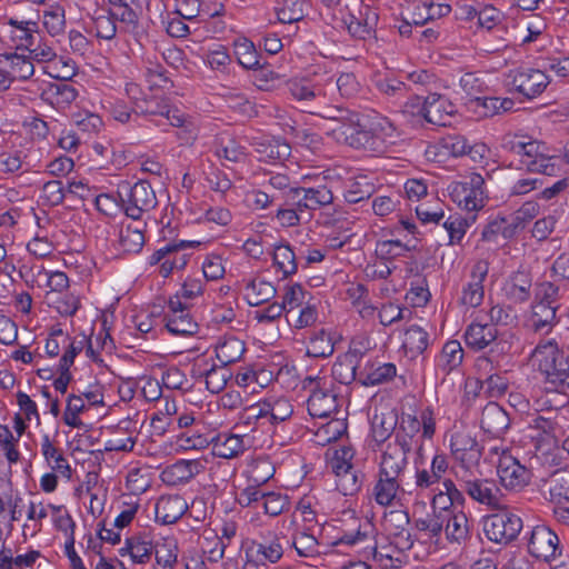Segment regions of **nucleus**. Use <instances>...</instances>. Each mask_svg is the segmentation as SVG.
<instances>
[{"instance_id":"f257e3e1","label":"nucleus","mask_w":569,"mask_h":569,"mask_svg":"<svg viewBox=\"0 0 569 569\" xmlns=\"http://www.w3.org/2000/svg\"><path fill=\"white\" fill-rule=\"evenodd\" d=\"M373 517L371 500L360 511L351 506L341 509L333 520L336 535L331 537L329 545L353 549L375 540L373 546L361 549V557L371 559L380 569L401 568L408 563L409 552L416 559H423L439 550L441 523L436 522L430 529L421 530L415 539L408 536L376 537Z\"/></svg>"},{"instance_id":"f03ea898","label":"nucleus","mask_w":569,"mask_h":569,"mask_svg":"<svg viewBox=\"0 0 569 569\" xmlns=\"http://www.w3.org/2000/svg\"><path fill=\"white\" fill-rule=\"evenodd\" d=\"M531 359L547 383L556 390L569 388V352L560 350L555 340L539 342Z\"/></svg>"},{"instance_id":"7ed1b4c3","label":"nucleus","mask_w":569,"mask_h":569,"mask_svg":"<svg viewBox=\"0 0 569 569\" xmlns=\"http://www.w3.org/2000/svg\"><path fill=\"white\" fill-rule=\"evenodd\" d=\"M308 113L339 122L340 126L333 131L339 134L338 139L343 138L350 147L366 149L369 144L370 132L360 123V116L357 112L340 107H326L317 101L308 109Z\"/></svg>"},{"instance_id":"20e7f679","label":"nucleus","mask_w":569,"mask_h":569,"mask_svg":"<svg viewBox=\"0 0 569 569\" xmlns=\"http://www.w3.org/2000/svg\"><path fill=\"white\" fill-rule=\"evenodd\" d=\"M408 453L387 445L380 462L379 481L375 487L376 498H397L400 490L399 476L407 465Z\"/></svg>"},{"instance_id":"39448f33","label":"nucleus","mask_w":569,"mask_h":569,"mask_svg":"<svg viewBox=\"0 0 569 569\" xmlns=\"http://www.w3.org/2000/svg\"><path fill=\"white\" fill-rule=\"evenodd\" d=\"M506 148L520 157L521 166L529 172L555 176L558 170L552 158L546 153L547 147L539 141L511 139Z\"/></svg>"},{"instance_id":"423d86ee","label":"nucleus","mask_w":569,"mask_h":569,"mask_svg":"<svg viewBox=\"0 0 569 569\" xmlns=\"http://www.w3.org/2000/svg\"><path fill=\"white\" fill-rule=\"evenodd\" d=\"M118 194L126 216L134 221L140 220L144 212H149L158 203L153 188L146 180H139L132 186L128 182L120 184Z\"/></svg>"},{"instance_id":"0eeeda50","label":"nucleus","mask_w":569,"mask_h":569,"mask_svg":"<svg viewBox=\"0 0 569 569\" xmlns=\"http://www.w3.org/2000/svg\"><path fill=\"white\" fill-rule=\"evenodd\" d=\"M482 525L487 539L498 545L510 543L523 528L521 517L508 510L485 516Z\"/></svg>"},{"instance_id":"6e6552de","label":"nucleus","mask_w":569,"mask_h":569,"mask_svg":"<svg viewBox=\"0 0 569 569\" xmlns=\"http://www.w3.org/2000/svg\"><path fill=\"white\" fill-rule=\"evenodd\" d=\"M452 200L468 211H477L485 207L487 194L485 179L479 173H471L449 186Z\"/></svg>"},{"instance_id":"1a4fd4ad","label":"nucleus","mask_w":569,"mask_h":569,"mask_svg":"<svg viewBox=\"0 0 569 569\" xmlns=\"http://www.w3.org/2000/svg\"><path fill=\"white\" fill-rule=\"evenodd\" d=\"M527 550L536 559L550 562L561 556L558 535L546 525H537L526 532Z\"/></svg>"},{"instance_id":"9d476101","label":"nucleus","mask_w":569,"mask_h":569,"mask_svg":"<svg viewBox=\"0 0 569 569\" xmlns=\"http://www.w3.org/2000/svg\"><path fill=\"white\" fill-rule=\"evenodd\" d=\"M497 469L501 486L511 493L520 492L530 482L531 472L508 450L501 451Z\"/></svg>"},{"instance_id":"9b49d317","label":"nucleus","mask_w":569,"mask_h":569,"mask_svg":"<svg viewBox=\"0 0 569 569\" xmlns=\"http://www.w3.org/2000/svg\"><path fill=\"white\" fill-rule=\"evenodd\" d=\"M382 509L381 528L383 536L398 538L400 536L412 537L410 532V519L408 512L393 505V500H376Z\"/></svg>"},{"instance_id":"f8f14e48","label":"nucleus","mask_w":569,"mask_h":569,"mask_svg":"<svg viewBox=\"0 0 569 569\" xmlns=\"http://www.w3.org/2000/svg\"><path fill=\"white\" fill-rule=\"evenodd\" d=\"M509 77L516 91L528 99L540 96L550 82L549 76L538 69L515 70Z\"/></svg>"},{"instance_id":"ddd939ff","label":"nucleus","mask_w":569,"mask_h":569,"mask_svg":"<svg viewBox=\"0 0 569 569\" xmlns=\"http://www.w3.org/2000/svg\"><path fill=\"white\" fill-rule=\"evenodd\" d=\"M169 313L166 327L172 335L191 336L197 332L198 325L188 312V305L180 301L179 296L169 300Z\"/></svg>"},{"instance_id":"4468645a","label":"nucleus","mask_w":569,"mask_h":569,"mask_svg":"<svg viewBox=\"0 0 569 569\" xmlns=\"http://www.w3.org/2000/svg\"><path fill=\"white\" fill-rule=\"evenodd\" d=\"M154 541L151 533L142 531L128 536L118 550L121 557H129L134 565L148 563L153 555Z\"/></svg>"},{"instance_id":"2eb2a0df","label":"nucleus","mask_w":569,"mask_h":569,"mask_svg":"<svg viewBox=\"0 0 569 569\" xmlns=\"http://www.w3.org/2000/svg\"><path fill=\"white\" fill-rule=\"evenodd\" d=\"M276 469L268 460H257L250 471V481L252 482L244 489L248 498H281V495H276L273 491L262 488L269 479L273 477Z\"/></svg>"},{"instance_id":"dca6fc26","label":"nucleus","mask_w":569,"mask_h":569,"mask_svg":"<svg viewBox=\"0 0 569 569\" xmlns=\"http://www.w3.org/2000/svg\"><path fill=\"white\" fill-rule=\"evenodd\" d=\"M456 111V106L445 96L430 93L426 97L425 120L431 124L450 126Z\"/></svg>"},{"instance_id":"f3484780","label":"nucleus","mask_w":569,"mask_h":569,"mask_svg":"<svg viewBox=\"0 0 569 569\" xmlns=\"http://www.w3.org/2000/svg\"><path fill=\"white\" fill-rule=\"evenodd\" d=\"M325 385L320 378L317 379V386L308 398V412L316 418H328L338 408L337 396L326 389Z\"/></svg>"},{"instance_id":"a211bd4d","label":"nucleus","mask_w":569,"mask_h":569,"mask_svg":"<svg viewBox=\"0 0 569 569\" xmlns=\"http://www.w3.org/2000/svg\"><path fill=\"white\" fill-rule=\"evenodd\" d=\"M420 430L421 423L417 416L402 413L399 427L395 430V441L390 442V445L399 447V449L409 453L418 443L417 435Z\"/></svg>"},{"instance_id":"6ab92c4d","label":"nucleus","mask_w":569,"mask_h":569,"mask_svg":"<svg viewBox=\"0 0 569 569\" xmlns=\"http://www.w3.org/2000/svg\"><path fill=\"white\" fill-rule=\"evenodd\" d=\"M416 485L421 489L430 488V495L432 496L431 498H441L445 495L448 496V498L461 497V491L452 480H440L430 470L427 469L417 471Z\"/></svg>"},{"instance_id":"aec40b11","label":"nucleus","mask_w":569,"mask_h":569,"mask_svg":"<svg viewBox=\"0 0 569 569\" xmlns=\"http://www.w3.org/2000/svg\"><path fill=\"white\" fill-rule=\"evenodd\" d=\"M378 20L379 16L373 9L369 6H362L358 16H349L346 20V24L352 37L365 40L375 33Z\"/></svg>"},{"instance_id":"412c9836","label":"nucleus","mask_w":569,"mask_h":569,"mask_svg":"<svg viewBox=\"0 0 569 569\" xmlns=\"http://www.w3.org/2000/svg\"><path fill=\"white\" fill-rule=\"evenodd\" d=\"M510 426L508 413L497 402H489L481 412L480 427L493 437H500Z\"/></svg>"},{"instance_id":"4be33fe9","label":"nucleus","mask_w":569,"mask_h":569,"mask_svg":"<svg viewBox=\"0 0 569 569\" xmlns=\"http://www.w3.org/2000/svg\"><path fill=\"white\" fill-rule=\"evenodd\" d=\"M488 273V267L485 262L479 261L473 266L471 281L463 287L460 301L467 307H478L485 296L482 282Z\"/></svg>"},{"instance_id":"5701e85b","label":"nucleus","mask_w":569,"mask_h":569,"mask_svg":"<svg viewBox=\"0 0 569 569\" xmlns=\"http://www.w3.org/2000/svg\"><path fill=\"white\" fill-rule=\"evenodd\" d=\"M286 86L290 96L300 103L305 112L312 108L311 101L317 102L325 96L319 86L311 84L307 79H291Z\"/></svg>"},{"instance_id":"b1692460","label":"nucleus","mask_w":569,"mask_h":569,"mask_svg":"<svg viewBox=\"0 0 569 569\" xmlns=\"http://www.w3.org/2000/svg\"><path fill=\"white\" fill-rule=\"evenodd\" d=\"M203 468L199 460H179L161 472V480L169 486L189 481Z\"/></svg>"},{"instance_id":"393cba45","label":"nucleus","mask_w":569,"mask_h":569,"mask_svg":"<svg viewBox=\"0 0 569 569\" xmlns=\"http://www.w3.org/2000/svg\"><path fill=\"white\" fill-rule=\"evenodd\" d=\"M450 447L455 458L463 465L477 461L481 456L477 440L468 432L453 433Z\"/></svg>"},{"instance_id":"a878e982","label":"nucleus","mask_w":569,"mask_h":569,"mask_svg":"<svg viewBox=\"0 0 569 569\" xmlns=\"http://www.w3.org/2000/svg\"><path fill=\"white\" fill-rule=\"evenodd\" d=\"M112 6V14L124 24L128 32L132 33L137 39L146 36L144 28L139 22L137 12L132 9L133 0H109Z\"/></svg>"},{"instance_id":"bb28decb","label":"nucleus","mask_w":569,"mask_h":569,"mask_svg":"<svg viewBox=\"0 0 569 569\" xmlns=\"http://www.w3.org/2000/svg\"><path fill=\"white\" fill-rule=\"evenodd\" d=\"M456 500H448L449 505L439 506L445 510L447 519L446 536L450 542L461 545L468 537V519L463 513H453L449 508ZM462 505L463 500H457Z\"/></svg>"},{"instance_id":"cd10ccee","label":"nucleus","mask_w":569,"mask_h":569,"mask_svg":"<svg viewBox=\"0 0 569 569\" xmlns=\"http://www.w3.org/2000/svg\"><path fill=\"white\" fill-rule=\"evenodd\" d=\"M498 330L496 326L472 322L465 332L466 345L473 350H482L496 340Z\"/></svg>"},{"instance_id":"c85d7f7f","label":"nucleus","mask_w":569,"mask_h":569,"mask_svg":"<svg viewBox=\"0 0 569 569\" xmlns=\"http://www.w3.org/2000/svg\"><path fill=\"white\" fill-rule=\"evenodd\" d=\"M360 353L349 350L339 356L332 366V377L342 385H349L356 379Z\"/></svg>"},{"instance_id":"c756f323","label":"nucleus","mask_w":569,"mask_h":569,"mask_svg":"<svg viewBox=\"0 0 569 569\" xmlns=\"http://www.w3.org/2000/svg\"><path fill=\"white\" fill-rule=\"evenodd\" d=\"M188 511L187 500H156V519L163 525H171Z\"/></svg>"},{"instance_id":"7c9ffc66","label":"nucleus","mask_w":569,"mask_h":569,"mask_svg":"<svg viewBox=\"0 0 569 569\" xmlns=\"http://www.w3.org/2000/svg\"><path fill=\"white\" fill-rule=\"evenodd\" d=\"M212 453L219 458L232 459L246 449L243 438L238 435H223L213 437Z\"/></svg>"},{"instance_id":"2f4dec72","label":"nucleus","mask_w":569,"mask_h":569,"mask_svg":"<svg viewBox=\"0 0 569 569\" xmlns=\"http://www.w3.org/2000/svg\"><path fill=\"white\" fill-rule=\"evenodd\" d=\"M398 417L395 411L376 413L371 421V436L378 443H383L395 432Z\"/></svg>"},{"instance_id":"473e14b6","label":"nucleus","mask_w":569,"mask_h":569,"mask_svg":"<svg viewBox=\"0 0 569 569\" xmlns=\"http://www.w3.org/2000/svg\"><path fill=\"white\" fill-rule=\"evenodd\" d=\"M518 231L517 224H515L510 216L497 217L487 223L481 237L485 241L496 242L499 236L506 240L512 238Z\"/></svg>"},{"instance_id":"72a5a7b5","label":"nucleus","mask_w":569,"mask_h":569,"mask_svg":"<svg viewBox=\"0 0 569 569\" xmlns=\"http://www.w3.org/2000/svg\"><path fill=\"white\" fill-rule=\"evenodd\" d=\"M119 243L124 252L137 253L144 244L142 223L138 221L122 226Z\"/></svg>"},{"instance_id":"f704fd0d","label":"nucleus","mask_w":569,"mask_h":569,"mask_svg":"<svg viewBox=\"0 0 569 569\" xmlns=\"http://www.w3.org/2000/svg\"><path fill=\"white\" fill-rule=\"evenodd\" d=\"M199 546L202 555L210 563L219 562L223 558L227 548V543L219 539L218 532L213 529H206L202 532Z\"/></svg>"},{"instance_id":"c9c22d12","label":"nucleus","mask_w":569,"mask_h":569,"mask_svg":"<svg viewBox=\"0 0 569 569\" xmlns=\"http://www.w3.org/2000/svg\"><path fill=\"white\" fill-rule=\"evenodd\" d=\"M244 342L237 337H224L216 347L217 359L222 366H228L241 359Z\"/></svg>"},{"instance_id":"e433bc0d","label":"nucleus","mask_w":569,"mask_h":569,"mask_svg":"<svg viewBox=\"0 0 569 569\" xmlns=\"http://www.w3.org/2000/svg\"><path fill=\"white\" fill-rule=\"evenodd\" d=\"M532 279L526 271H517L512 274L507 286V296L513 302H526L530 298Z\"/></svg>"},{"instance_id":"4c0bfd02","label":"nucleus","mask_w":569,"mask_h":569,"mask_svg":"<svg viewBox=\"0 0 569 569\" xmlns=\"http://www.w3.org/2000/svg\"><path fill=\"white\" fill-rule=\"evenodd\" d=\"M463 359V350L459 341L450 340L445 343L438 359V368L446 375L459 367Z\"/></svg>"},{"instance_id":"58836bf2","label":"nucleus","mask_w":569,"mask_h":569,"mask_svg":"<svg viewBox=\"0 0 569 569\" xmlns=\"http://www.w3.org/2000/svg\"><path fill=\"white\" fill-rule=\"evenodd\" d=\"M459 489L470 498H496L498 487L493 480L488 479H463L460 480Z\"/></svg>"},{"instance_id":"ea45409f","label":"nucleus","mask_w":569,"mask_h":569,"mask_svg":"<svg viewBox=\"0 0 569 569\" xmlns=\"http://www.w3.org/2000/svg\"><path fill=\"white\" fill-rule=\"evenodd\" d=\"M429 345L428 333L418 326L409 327L405 332L403 348L411 357L421 355Z\"/></svg>"},{"instance_id":"a19ab883","label":"nucleus","mask_w":569,"mask_h":569,"mask_svg":"<svg viewBox=\"0 0 569 569\" xmlns=\"http://www.w3.org/2000/svg\"><path fill=\"white\" fill-rule=\"evenodd\" d=\"M335 346L329 332L320 329L309 340L307 355L313 358H326L333 353Z\"/></svg>"},{"instance_id":"79ce46f5","label":"nucleus","mask_w":569,"mask_h":569,"mask_svg":"<svg viewBox=\"0 0 569 569\" xmlns=\"http://www.w3.org/2000/svg\"><path fill=\"white\" fill-rule=\"evenodd\" d=\"M267 422L277 425L286 421L293 413L290 401L286 398H268L266 399Z\"/></svg>"},{"instance_id":"37998d69","label":"nucleus","mask_w":569,"mask_h":569,"mask_svg":"<svg viewBox=\"0 0 569 569\" xmlns=\"http://www.w3.org/2000/svg\"><path fill=\"white\" fill-rule=\"evenodd\" d=\"M375 192V186L368 177L359 176L356 177L348 186L345 192V199L349 203H358L366 199H369Z\"/></svg>"},{"instance_id":"c03bdc74","label":"nucleus","mask_w":569,"mask_h":569,"mask_svg":"<svg viewBox=\"0 0 569 569\" xmlns=\"http://www.w3.org/2000/svg\"><path fill=\"white\" fill-rule=\"evenodd\" d=\"M246 297L251 306H259L276 295V288L271 282L266 280H252L246 288Z\"/></svg>"},{"instance_id":"a18cd8bd","label":"nucleus","mask_w":569,"mask_h":569,"mask_svg":"<svg viewBox=\"0 0 569 569\" xmlns=\"http://www.w3.org/2000/svg\"><path fill=\"white\" fill-rule=\"evenodd\" d=\"M505 357L493 355L492 350L481 356L476 360L477 371L482 379V382L498 372H507Z\"/></svg>"},{"instance_id":"49530a36","label":"nucleus","mask_w":569,"mask_h":569,"mask_svg":"<svg viewBox=\"0 0 569 569\" xmlns=\"http://www.w3.org/2000/svg\"><path fill=\"white\" fill-rule=\"evenodd\" d=\"M234 54L238 62L246 69H256L260 67L259 54L252 41L247 38H240L234 41Z\"/></svg>"},{"instance_id":"de8ad7c7","label":"nucleus","mask_w":569,"mask_h":569,"mask_svg":"<svg viewBox=\"0 0 569 569\" xmlns=\"http://www.w3.org/2000/svg\"><path fill=\"white\" fill-rule=\"evenodd\" d=\"M6 60L9 63V70H7V73L9 74V78H11V82L13 80H27L34 72L33 63L24 56L17 53L8 54L6 56Z\"/></svg>"},{"instance_id":"09e8293b","label":"nucleus","mask_w":569,"mask_h":569,"mask_svg":"<svg viewBox=\"0 0 569 569\" xmlns=\"http://www.w3.org/2000/svg\"><path fill=\"white\" fill-rule=\"evenodd\" d=\"M153 555L158 566L171 569L177 561V543L173 538L167 537L162 542H154Z\"/></svg>"},{"instance_id":"8fccbe9b","label":"nucleus","mask_w":569,"mask_h":569,"mask_svg":"<svg viewBox=\"0 0 569 569\" xmlns=\"http://www.w3.org/2000/svg\"><path fill=\"white\" fill-rule=\"evenodd\" d=\"M310 530L311 528L308 527L306 530L297 531L292 537V546L300 557H315L319 555L318 540Z\"/></svg>"},{"instance_id":"3c124183","label":"nucleus","mask_w":569,"mask_h":569,"mask_svg":"<svg viewBox=\"0 0 569 569\" xmlns=\"http://www.w3.org/2000/svg\"><path fill=\"white\" fill-rule=\"evenodd\" d=\"M559 307L535 303L532 307V327L535 331L549 330L556 322V312Z\"/></svg>"},{"instance_id":"603ef678","label":"nucleus","mask_w":569,"mask_h":569,"mask_svg":"<svg viewBox=\"0 0 569 569\" xmlns=\"http://www.w3.org/2000/svg\"><path fill=\"white\" fill-rule=\"evenodd\" d=\"M273 262L286 277L297 271L296 256L288 244L274 247Z\"/></svg>"},{"instance_id":"864d4df0","label":"nucleus","mask_w":569,"mask_h":569,"mask_svg":"<svg viewBox=\"0 0 569 569\" xmlns=\"http://www.w3.org/2000/svg\"><path fill=\"white\" fill-rule=\"evenodd\" d=\"M307 207L309 210H318L333 202V193L326 186L305 188Z\"/></svg>"},{"instance_id":"5fc2aeb1","label":"nucleus","mask_w":569,"mask_h":569,"mask_svg":"<svg viewBox=\"0 0 569 569\" xmlns=\"http://www.w3.org/2000/svg\"><path fill=\"white\" fill-rule=\"evenodd\" d=\"M126 93L128 98L131 100L133 108L132 110L136 113H142V114H156V113H163L162 110L158 109H150L149 106H144L143 103L148 104V97L143 94L141 88L136 83H127L126 84Z\"/></svg>"},{"instance_id":"6e6d98bb","label":"nucleus","mask_w":569,"mask_h":569,"mask_svg":"<svg viewBox=\"0 0 569 569\" xmlns=\"http://www.w3.org/2000/svg\"><path fill=\"white\" fill-rule=\"evenodd\" d=\"M302 0H284L281 8L277 10L278 21L281 23H293L303 19Z\"/></svg>"},{"instance_id":"4d7b16f0","label":"nucleus","mask_w":569,"mask_h":569,"mask_svg":"<svg viewBox=\"0 0 569 569\" xmlns=\"http://www.w3.org/2000/svg\"><path fill=\"white\" fill-rule=\"evenodd\" d=\"M306 295L307 292L299 283L292 284L287 288L282 298V302L280 305L283 306V309L288 317V321H290V316L292 315V312L303 305Z\"/></svg>"},{"instance_id":"13d9d810","label":"nucleus","mask_w":569,"mask_h":569,"mask_svg":"<svg viewBox=\"0 0 569 569\" xmlns=\"http://www.w3.org/2000/svg\"><path fill=\"white\" fill-rule=\"evenodd\" d=\"M216 156L232 163L241 162L246 159L244 148L232 139L221 141L216 149Z\"/></svg>"},{"instance_id":"bf43d9fd","label":"nucleus","mask_w":569,"mask_h":569,"mask_svg":"<svg viewBox=\"0 0 569 569\" xmlns=\"http://www.w3.org/2000/svg\"><path fill=\"white\" fill-rule=\"evenodd\" d=\"M253 551L259 560L271 563L279 561L283 555V548L278 538L258 543Z\"/></svg>"},{"instance_id":"052dcab7","label":"nucleus","mask_w":569,"mask_h":569,"mask_svg":"<svg viewBox=\"0 0 569 569\" xmlns=\"http://www.w3.org/2000/svg\"><path fill=\"white\" fill-rule=\"evenodd\" d=\"M397 375L393 363H383L372 369L362 380L365 386H377L392 380Z\"/></svg>"},{"instance_id":"680f3d73","label":"nucleus","mask_w":569,"mask_h":569,"mask_svg":"<svg viewBox=\"0 0 569 569\" xmlns=\"http://www.w3.org/2000/svg\"><path fill=\"white\" fill-rule=\"evenodd\" d=\"M335 482L336 490L345 497L357 495L362 483L356 470L341 473L340 476L336 477Z\"/></svg>"},{"instance_id":"e2e57ef3","label":"nucleus","mask_w":569,"mask_h":569,"mask_svg":"<svg viewBox=\"0 0 569 569\" xmlns=\"http://www.w3.org/2000/svg\"><path fill=\"white\" fill-rule=\"evenodd\" d=\"M536 303L559 307V288L550 281L537 283L535 289Z\"/></svg>"},{"instance_id":"0e129e2a","label":"nucleus","mask_w":569,"mask_h":569,"mask_svg":"<svg viewBox=\"0 0 569 569\" xmlns=\"http://www.w3.org/2000/svg\"><path fill=\"white\" fill-rule=\"evenodd\" d=\"M53 510V525L63 532L66 539L74 538L76 523L70 513L62 507L50 506Z\"/></svg>"},{"instance_id":"69168bd1","label":"nucleus","mask_w":569,"mask_h":569,"mask_svg":"<svg viewBox=\"0 0 569 569\" xmlns=\"http://www.w3.org/2000/svg\"><path fill=\"white\" fill-rule=\"evenodd\" d=\"M112 13L111 16L100 14L93 18V31L100 39L111 40L117 33V27Z\"/></svg>"},{"instance_id":"338daca9","label":"nucleus","mask_w":569,"mask_h":569,"mask_svg":"<svg viewBox=\"0 0 569 569\" xmlns=\"http://www.w3.org/2000/svg\"><path fill=\"white\" fill-rule=\"evenodd\" d=\"M468 227L467 220L461 216H450L445 222L443 228L447 230L449 236V243H459L466 233Z\"/></svg>"},{"instance_id":"774afa93","label":"nucleus","mask_w":569,"mask_h":569,"mask_svg":"<svg viewBox=\"0 0 569 569\" xmlns=\"http://www.w3.org/2000/svg\"><path fill=\"white\" fill-rule=\"evenodd\" d=\"M548 483L551 498H569V472H555Z\"/></svg>"}]
</instances>
